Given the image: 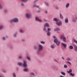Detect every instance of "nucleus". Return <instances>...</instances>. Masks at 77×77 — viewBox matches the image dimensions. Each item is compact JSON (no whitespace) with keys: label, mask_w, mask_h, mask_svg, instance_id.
Here are the masks:
<instances>
[{"label":"nucleus","mask_w":77,"mask_h":77,"mask_svg":"<svg viewBox=\"0 0 77 77\" xmlns=\"http://www.w3.org/2000/svg\"><path fill=\"white\" fill-rule=\"evenodd\" d=\"M69 6H70V4H69V3H68L66 5L65 7L66 8H68L69 7Z\"/></svg>","instance_id":"14"},{"label":"nucleus","mask_w":77,"mask_h":77,"mask_svg":"<svg viewBox=\"0 0 77 77\" xmlns=\"http://www.w3.org/2000/svg\"><path fill=\"white\" fill-rule=\"evenodd\" d=\"M64 67L65 68H68V66H67L66 65H64Z\"/></svg>","instance_id":"45"},{"label":"nucleus","mask_w":77,"mask_h":77,"mask_svg":"<svg viewBox=\"0 0 77 77\" xmlns=\"http://www.w3.org/2000/svg\"><path fill=\"white\" fill-rule=\"evenodd\" d=\"M62 58L63 60H65V59L64 58V57H62Z\"/></svg>","instance_id":"53"},{"label":"nucleus","mask_w":77,"mask_h":77,"mask_svg":"<svg viewBox=\"0 0 77 77\" xmlns=\"http://www.w3.org/2000/svg\"><path fill=\"white\" fill-rule=\"evenodd\" d=\"M62 45L64 47V48H66V47H67V45L66 44H64L63 43H61Z\"/></svg>","instance_id":"18"},{"label":"nucleus","mask_w":77,"mask_h":77,"mask_svg":"<svg viewBox=\"0 0 77 77\" xmlns=\"http://www.w3.org/2000/svg\"><path fill=\"white\" fill-rule=\"evenodd\" d=\"M26 59L27 60H28V61H30V60H31V57L30 56H28L26 57Z\"/></svg>","instance_id":"13"},{"label":"nucleus","mask_w":77,"mask_h":77,"mask_svg":"<svg viewBox=\"0 0 77 77\" xmlns=\"http://www.w3.org/2000/svg\"><path fill=\"white\" fill-rule=\"evenodd\" d=\"M19 32L20 33L23 34L24 33V31L22 29H20L19 30Z\"/></svg>","instance_id":"15"},{"label":"nucleus","mask_w":77,"mask_h":77,"mask_svg":"<svg viewBox=\"0 0 77 77\" xmlns=\"http://www.w3.org/2000/svg\"><path fill=\"white\" fill-rule=\"evenodd\" d=\"M33 7H37V8H39V6H37L36 4L33 5Z\"/></svg>","instance_id":"43"},{"label":"nucleus","mask_w":77,"mask_h":77,"mask_svg":"<svg viewBox=\"0 0 77 77\" xmlns=\"http://www.w3.org/2000/svg\"><path fill=\"white\" fill-rule=\"evenodd\" d=\"M51 29L50 28H48V32H49V31H50Z\"/></svg>","instance_id":"47"},{"label":"nucleus","mask_w":77,"mask_h":77,"mask_svg":"<svg viewBox=\"0 0 77 77\" xmlns=\"http://www.w3.org/2000/svg\"><path fill=\"white\" fill-rule=\"evenodd\" d=\"M17 64L19 66H21L22 65L24 68H26L28 66L27 62L26 60L23 61V64H22V62H19Z\"/></svg>","instance_id":"1"},{"label":"nucleus","mask_w":77,"mask_h":77,"mask_svg":"<svg viewBox=\"0 0 77 77\" xmlns=\"http://www.w3.org/2000/svg\"><path fill=\"white\" fill-rule=\"evenodd\" d=\"M43 31L45 32H47V28L46 27H44L43 29Z\"/></svg>","instance_id":"23"},{"label":"nucleus","mask_w":77,"mask_h":77,"mask_svg":"<svg viewBox=\"0 0 77 77\" xmlns=\"http://www.w3.org/2000/svg\"><path fill=\"white\" fill-rule=\"evenodd\" d=\"M45 5L47 6L48 7L49 6H50V5L49 4H48V3L47 2H45Z\"/></svg>","instance_id":"26"},{"label":"nucleus","mask_w":77,"mask_h":77,"mask_svg":"<svg viewBox=\"0 0 77 77\" xmlns=\"http://www.w3.org/2000/svg\"><path fill=\"white\" fill-rule=\"evenodd\" d=\"M16 69L17 71H19V68H18V67H17L16 68Z\"/></svg>","instance_id":"52"},{"label":"nucleus","mask_w":77,"mask_h":77,"mask_svg":"<svg viewBox=\"0 0 77 77\" xmlns=\"http://www.w3.org/2000/svg\"><path fill=\"white\" fill-rule=\"evenodd\" d=\"M0 77H4L3 76H2V75H0Z\"/></svg>","instance_id":"58"},{"label":"nucleus","mask_w":77,"mask_h":77,"mask_svg":"<svg viewBox=\"0 0 77 77\" xmlns=\"http://www.w3.org/2000/svg\"><path fill=\"white\" fill-rule=\"evenodd\" d=\"M17 36H18V32H16L14 33V37H15V38H16L17 37Z\"/></svg>","instance_id":"17"},{"label":"nucleus","mask_w":77,"mask_h":77,"mask_svg":"<svg viewBox=\"0 0 77 77\" xmlns=\"http://www.w3.org/2000/svg\"><path fill=\"white\" fill-rule=\"evenodd\" d=\"M3 9V7L2 5V3L0 2V9Z\"/></svg>","instance_id":"29"},{"label":"nucleus","mask_w":77,"mask_h":77,"mask_svg":"<svg viewBox=\"0 0 77 77\" xmlns=\"http://www.w3.org/2000/svg\"><path fill=\"white\" fill-rule=\"evenodd\" d=\"M45 13H46V14H47V13H48V12L47 11H45Z\"/></svg>","instance_id":"55"},{"label":"nucleus","mask_w":77,"mask_h":77,"mask_svg":"<svg viewBox=\"0 0 77 77\" xmlns=\"http://www.w3.org/2000/svg\"><path fill=\"white\" fill-rule=\"evenodd\" d=\"M2 72L3 73H6V72H7V71L5 70H2Z\"/></svg>","instance_id":"44"},{"label":"nucleus","mask_w":77,"mask_h":77,"mask_svg":"<svg viewBox=\"0 0 77 77\" xmlns=\"http://www.w3.org/2000/svg\"><path fill=\"white\" fill-rule=\"evenodd\" d=\"M69 49H70V50H72V49H73V46L72 45H71L69 47Z\"/></svg>","instance_id":"32"},{"label":"nucleus","mask_w":77,"mask_h":77,"mask_svg":"<svg viewBox=\"0 0 77 77\" xmlns=\"http://www.w3.org/2000/svg\"><path fill=\"white\" fill-rule=\"evenodd\" d=\"M65 23H68V22H69V20H68V18H66V19H65Z\"/></svg>","instance_id":"21"},{"label":"nucleus","mask_w":77,"mask_h":77,"mask_svg":"<svg viewBox=\"0 0 77 77\" xmlns=\"http://www.w3.org/2000/svg\"><path fill=\"white\" fill-rule=\"evenodd\" d=\"M53 38L54 39V43H56L57 45V46H59L60 45V42L59 41H58V39H57V37H56L55 36H54L53 37Z\"/></svg>","instance_id":"2"},{"label":"nucleus","mask_w":77,"mask_h":77,"mask_svg":"<svg viewBox=\"0 0 77 77\" xmlns=\"http://www.w3.org/2000/svg\"><path fill=\"white\" fill-rule=\"evenodd\" d=\"M54 61L55 62H56V63H59V62L56 59L54 60Z\"/></svg>","instance_id":"46"},{"label":"nucleus","mask_w":77,"mask_h":77,"mask_svg":"<svg viewBox=\"0 0 77 77\" xmlns=\"http://www.w3.org/2000/svg\"><path fill=\"white\" fill-rule=\"evenodd\" d=\"M56 24L58 26H60L61 25H62V22L61 21H60L59 22L56 23Z\"/></svg>","instance_id":"10"},{"label":"nucleus","mask_w":77,"mask_h":77,"mask_svg":"<svg viewBox=\"0 0 77 77\" xmlns=\"http://www.w3.org/2000/svg\"><path fill=\"white\" fill-rule=\"evenodd\" d=\"M51 68H52V69H54V66H52Z\"/></svg>","instance_id":"54"},{"label":"nucleus","mask_w":77,"mask_h":77,"mask_svg":"<svg viewBox=\"0 0 77 77\" xmlns=\"http://www.w3.org/2000/svg\"><path fill=\"white\" fill-rule=\"evenodd\" d=\"M38 51L40 52L41 51L43 50V46L41 45H38Z\"/></svg>","instance_id":"6"},{"label":"nucleus","mask_w":77,"mask_h":77,"mask_svg":"<svg viewBox=\"0 0 77 77\" xmlns=\"http://www.w3.org/2000/svg\"><path fill=\"white\" fill-rule=\"evenodd\" d=\"M51 48H52V49H54V46L53 45H51Z\"/></svg>","instance_id":"39"},{"label":"nucleus","mask_w":77,"mask_h":77,"mask_svg":"<svg viewBox=\"0 0 77 77\" xmlns=\"http://www.w3.org/2000/svg\"><path fill=\"white\" fill-rule=\"evenodd\" d=\"M35 19V21H38L39 23H42V20L39 18H38V17H36Z\"/></svg>","instance_id":"7"},{"label":"nucleus","mask_w":77,"mask_h":77,"mask_svg":"<svg viewBox=\"0 0 77 77\" xmlns=\"http://www.w3.org/2000/svg\"><path fill=\"white\" fill-rule=\"evenodd\" d=\"M12 77H17V73L15 72H13L12 74Z\"/></svg>","instance_id":"12"},{"label":"nucleus","mask_w":77,"mask_h":77,"mask_svg":"<svg viewBox=\"0 0 77 77\" xmlns=\"http://www.w3.org/2000/svg\"><path fill=\"white\" fill-rule=\"evenodd\" d=\"M72 69H70L69 70V71H67V72H68V74H70L71 72H72Z\"/></svg>","instance_id":"30"},{"label":"nucleus","mask_w":77,"mask_h":77,"mask_svg":"<svg viewBox=\"0 0 77 77\" xmlns=\"http://www.w3.org/2000/svg\"><path fill=\"white\" fill-rule=\"evenodd\" d=\"M30 75H31L34 76H35V73L33 72H31L30 73Z\"/></svg>","instance_id":"38"},{"label":"nucleus","mask_w":77,"mask_h":77,"mask_svg":"<svg viewBox=\"0 0 77 77\" xmlns=\"http://www.w3.org/2000/svg\"><path fill=\"white\" fill-rule=\"evenodd\" d=\"M60 17L61 20H63V17L61 13L60 14Z\"/></svg>","instance_id":"22"},{"label":"nucleus","mask_w":77,"mask_h":77,"mask_svg":"<svg viewBox=\"0 0 77 77\" xmlns=\"http://www.w3.org/2000/svg\"><path fill=\"white\" fill-rule=\"evenodd\" d=\"M7 47L8 48H10V49H11V50H13V49H14L13 46H12V45H11V44L8 45Z\"/></svg>","instance_id":"8"},{"label":"nucleus","mask_w":77,"mask_h":77,"mask_svg":"<svg viewBox=\"0 0 77 77\" xmlns=\"http://www.w3.org/2000/svg\"><path fill=\"white\" fill-rule=\"evenodd\" d=\"M40 43L42 44H45V42L44 41H40Z\"/></svg>","instance_id":"40"},{"label":"nucleus","mask_w":77,"mask_h":77,"mask_svg":"<svg viewBox=\"0 0 77 77\" xmlns=\"http://www.w3.org/2000/svg\"><path fill=\"white\" fill-rule=\"evenodd\" d=\"M9 21L11 23H18L19 22V19L17 17H15L14 19L10 20Z\"/></svg>","instance_id":"3"},{"label":"nucleus","mask_w":77,"mask_h":77,"mask_svg":"<svg viewBox=\"0 0 77 77\" xmlns=\"http://www.w3.org/2000/svg\"><path fill=\"white\" fill-rule=\"evenodd\" d=\"M33 48L35 50H38V47H37V45H35L33 46Z\"/></svg>","instance_id":"24"},{"label":"nucleus","mask_w":77,"mask_h":77,"mask_svg":"<svg viewBox=\"0 0 77 77\" xmlns=\"http://www.w3.org/2000/svg\"><path fill=\"white\" fill-rule=\"evenodd\" d=\"M19 59H23V56H20L18 57Z\"/></svg>","instance_id":"41"},{"label":"nucleus","mask_w":77,"mask_h":77,"mask_svg":"<svg viewBox=\"0 0 77 77\" xmlns=\"http://www.w3.org/2000/svg\"><path fill=\"white\" fill-rule=\"evenodd\" d=\"M60 29L59 28H57L54 29V32H58V31H60Z\"/></svg>","instance_id":"20"},{"label":"nucleus","mask_w":77,"mask_h":77,"mask_svg":"<svg viewBox=\"0 0 77 77\" xmlns=\"http://www.w3.org/2000/svg\"><path fill=\"white\" fill-rule=\"evenodd\" d=\"M60 39L63 40V41L64 42H66V37H65V36L64 35H61L60 36Z\"/></svg>","instance_id":"5"},{"label":"nucleus","mask_w":77,"mask_h":77,"mask_svg":"<svg viewBox=\"0 0 77 77\" xmlns=\"http://www.w3.org/2000/svg\"><path fill=\"white\" fill-rule=\"evenodd\" d=\"M70 75H72V76H74V74H72V73H71L70 74Z\"/></svg>","instance_id":"49"},{"label":"nucleus","mask_w":77,"mask_h":77,"mask_svg":"<svg viewBox=\"0 0 77 77\" xmlns=\"http://www.w3.org/2000/svg\"><path fill=\"white\" fill-rule=\"evenodd\" d=\"M4 27L3 25H0V30H2L3 29Z\"/></svg>","instance_id":"28"},{"label":"nucleus","mask_w":77,"mask_h":77,"mask_svg":"<svg viewBox=\"0 0 77 77\" xmlns=\"http://www.w3.org/2000/svg\"><path fill=\"white\" fill-rule=\"evenodd\" d=\"M73 42H74L75 44H77V41L75 39H73Z\"/></svg>","instance_id":"36"},{"label":"nucleus","mask_w":77,"mask_h":77,"mask_svg":"<svg viewBox=\"0 0 77 77\" xmlns=\"http://www.w3.org/2000/svg\"><path fill=\"white\" fill-rule=\"evenodd\" d=\"M6 38H8V36L7 35L2 37V39L3 41H5L6 40Z\"/></svg>","instance_id":"9"},{"label":"nucleus","mask_w":77,"mask_h":77,"mask_svg":"<svg viewBox=\"0 0 77 77\" xmlns=\"http://www.w3.org/2000/svg\"><path fill=\"white\" fill-rule=\"evenodd\" d=\"M23 71L24 72H28L29 69H27V68H25L23 69Z\"/></svg>","instance_id":"19"},{"label":"nucleus","mask_w":77,"mask_h":77,"mask_svg":"<svg viewBox=\"0 0 77 77\" xmlns=\"http://www.w3.org/2000/svg\"><path fill=\"white\" fill-rule=\"evenodd\" d=\"M38 1V0H35L34 1V3H36Z\"/></svg>","instance_id":"50"},{"label":"nucleus","mask_w":77,"mask_h":77,"mask_svg":"<svg viewBox=\"0 0 77 77\" xmlns=\"http://www.w3.org/2000/svg\"><path fill=\"white\" fill-rule=\"evenodd\" d=\"M21 2L24 3H27L28 2V0H21Z\"/></svg>","instance_id":"31"},{"label":"nucleus","mask_w":77,"mask_h":77,"mask_svg":"<svg viewBox=\"0 0 77 77\" xmlns=\"http://www.w3.org/2000/svg\"><path fill=\"white\" fill-rule=\"evenodd\" d=\"M38 12H41V11L40 10L38 11Z\"/></svg>","instance_id":"59"},{"label":"nucleus","mask_w":77,"mask_h":77,"mask_svg":"<svg viewBox=\"0 0 77 77\" xmlns=\"http://www.w3.org/2000/svg\"><path fill=\"white\" fill-rule=\"evenodd\" d=\"M60 77H65V76L61 75L60 76Z\"/></svg>","instance_id":"56"},{"label":"nucleus","mask_w":77,"mask_h":77,"mask_svg":"<svg viewBox=\"0 0 77 77\" xmlns=\"http://www.w3.org/2000/svg\"><path fill=\"white\" fill-rule=\"evenodd\" d=\"M67 62L69 64V65H71V62H70L69 61H67Z\"/></svg>","instance_id":"48"},{"label":"nucleus","mask_w":77,"mask_h":77,"mask_svg":"<svg viewBox=\"0 0 77 77\" xmlns=\"http://www.w3.org/2000/svg\"><path fill=\"white\" fill-rule=\"evenodd\" d=\"M4 12L6 14H7L8 12V9H5L4 10Z\"/></svg>","instance_id":"34"},{"label":"nucleus","mask_w":77,"mask_h":77,"mask_svg":"<svg viewBox=\"0 0 77 77\" xmlns=\"http://www.w3.org/2000/svg\"><path fill=\"white\" fill-rule=\"evenodd\" d=\"M54 0V1H55V0Z\"/></svg>","instance_id":"60"},{"label":"nucleus","mask_w":77,"mask_h":77,"mask_svg":"<svg viewBox=\"0 0 77 77\" xmlns=\"http://www.w3.org/2000/svg\"><path fill=\"white\" fill-rule=\"evenodd\" d=\"M25 17L26 19H30L32 18V15L30 13H26L25 14Z\"/></svg>","instance_id":"4"},{"label":"nucleus","mask_w":77,"mask_h":77,"mask_svg":"<svg viewBox=\"0 0 77 77\" xmlns=\"http://www.w3.org/2000/svg\"><path fill=\"white\" fill-rule=\"evenodd\" d=\"M53 20L55 22H58L59 21V20L56 18H54L53 19Z\"/></svg>","instance_id":"16"},{"label":"nucleus","mask_w":77,"mask_h":77,"mask_svg":"<svg viewBox=\"0 0 77 77\" xmlns=\"http://www.w3.org/2000/svg\"><path fill=\"white\" fill-rule=\"evenodd\" d=\"M75 20H77V17H75Z\"/></svg>","instance_id":"57"},{"label":"nucleus","mask_w":77,"mask_h":77,"mask_svg":"<svg viewBox=\"0 0 77 77\" xmlns=\"http://www.w3.org/2000/svg\"><path fill=\"white\" fill-rule=\"evenodd\" d=\"M74 47L75 48V51H77V46L75 45L74 46Z\"/></svg>","instance_id":"27"},{"label":"nucleus","mask_w":77,"mask_h":77,"mask_svg":"<svg viewBox=\"0 0 77 77\" xmlns=\"http://www.w3.org/2000/svg\"><path fill=\"white\" fill-rule=\"evenodd\" d=\"M20 5L21 6H25L24 3H23V2H21Z\"/></svg>","instance_id":"35"},{"label":"nucleus","mask_w":77,"mask_h":77,"mask_svg":"<svg viewBox=\"0 0 77 77\" xmlns=\"http://www.w3.org/2000/svg\"><path fill=\"white\" fill-rule=\"evenodd\" d=\"M47 35L48 36H50V35H51V34L50 33V32H47Z\"/></svg>","instance_id":"42"},{"label":"nucleus","mask_w":77,"mask_h":77,"mask_svg":"<svg viewBox=\"0 0 77 77\" xmlns=\"http://www.w3.org/2000/svg\"><path fill=\"white\" fill-rule=\"evenodd\" d=\"M61 74H62V75H66V74L65 73L63 72H61Z\"/></svg>","instance_id":"37"},{"label":"nucleus","mask_w":77,"mask_h":77,"mask_svg":"<svg viewBox=\"0 0 77 77\" xmlns=\"http://www.w3.org/2000/svg\"><path fill=\"white\" fill-rule=\"evenodd\" d=\"M72 20L73 22H74V23H75L76 22V20H75V18L73 17L72 18Z\"/></svg>","instance_id":"25"},{"label":"nucleus","mask_w":77,"mask_h":77,"mask_svg":"<svg viewBox=\"0 0 77 77\" xmlns=\"http://www.w3.org/2000/svg\"><path fill=\"white\" fill-rule=\"evenodd\" d=\"M22 42H25V41H26V40L23 39L22 40Z\"/></svg>","instance_id":"51"},{"label":"nucleus","mask_w":77,"mask_h":77,"mask_svg":"<svg viewBox=\"0 0 77 77\" xmlns=\"http://www.w3.org/2000/svg\"><path fill=\"white\" fill-rule=\"evenodd\" d=\"M66 60L67 61H70L71 60V59L69 57H68L66 58Z\"/></svg>","instance_id":"33"},{"label":"nucleus","mask_w":77,"mask_h":77,"mask_svg":"<svg viewBox=\"0 0 77 77\" xmlns=\"http://www.w3.org/2000/svg\"><path fill=\"white\" fill-rule=\"evenodd\" d=\"M44 26L45 27H50V24L48 23H46L44 25Z\"/></svg>","instance_id":"11"}]
</instances>
